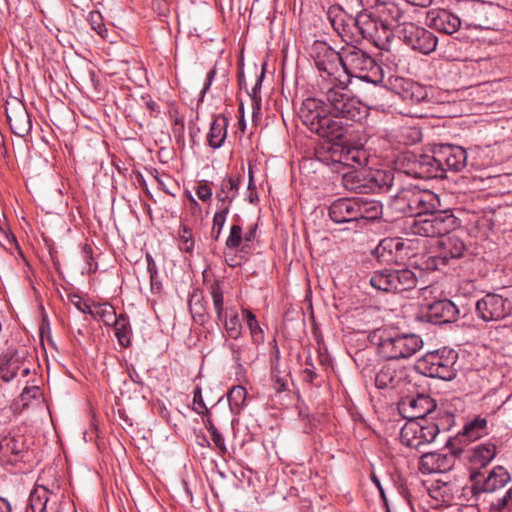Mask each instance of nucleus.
Segmentation results:
<instances>
[{
  "instance_id": "f257e3e1",
  "label": "nucleus",
  "mask_w": 512,
  "mask_h": 512,
  "mask_svg": "<svg viewBox=\"0 0 512 512\" xmlns=\"http://www.w3.org/2000/svg\"><path fill=\"white\" fill-rule=\"evenodd\" d=\"M320 97L306 98L299 109V118L310 132L328 140H343L354 123L367 116V110L347 89V83H323Z\"/></svg>"
},
{
  "instance_id": "f03ea898",
  "label": "nucleus",
  "mask_w": 512,
  "mask_h": 512,
  "mask_svg": "<svg viewBox=\"0 0 512 512\" xmlns=\"http://www.w3.org/2000/svg\"><path fill=\"white\" fill-rule=\"evenodd\" d=\"M403 173L419 179L445 178L447 172H460L467 164V152L458 145L435 144L431 154L404 153L398 160Z\"/></svg>"
},
{
  "instance_id": "7ed1b4c3",
  "label": "nucleus",
  "mask_w": 512,
  "mask_h": 512,
  "mask_svg": "<svg viewBox=\"0 0 512 512\" xmlns=\"http://www.w3.org/2000/svg\"><path fill=\"white\" fill-rule=\"evenodd\" d=\"M372 341L378 354L387 360L408 359L423 347V339L415 333H400L387 329L374 331Z\"/></svg>"
},
{
  "instance_id": "20e7f679",
  "label": "nucleus",
  "mask_w": 512,
  "mask_h": 512,
  "mask_svg": "<svg viewBox=\"0 0 512 512\" xmlns=\"http://www.w3.org/2000/svg\"><path fill=\"white\" fill-rule=\"evenodd\" d=\"M457 361L458 353L454 349L443 347L424 354L416 361L414 369L427 377L451 381L457 376Z\"/></svg>"
},
{
  "instance_id": "39448f33",
  "label": "nucleus",
  "mask_w": 512,
  "mask_h": 512,
  "mask_svg": "<svg viewBox=\"0 0 512 512\" xmlns=\"http://www.w3.org/2000/svg\"><path fill=\"white\" fill-rule=\"evenodd\" d=\"M395 180V173L387 170H360L344 174V187L354 193L370 194L388 191Z\"/></svg>"
},
{
  "instance_id": "423d86ee",
  "label": "nucleus",
  "mask_w": 512,
  "mask_h": 512,
  "mask_svg": "<svg viewBox=\"0 0 512 512\" xmlns=\"http://www.w3.org/2000/svg\"><path fill=\"white\" fill-rule=\"evenodd\" d=\"M310 56L319 72L317 80L318 90L323 83L338 84L340 79V66L343 68V51L337 52L327 43L315 41L310 49Z\"/></svg>"
},
{
  "instance_id": "0eeeda50",
  "label": "nucleus",
  "mask_w": 512,
  "mask_h": 512,
  "mask_svg": "<svg viewBox=\"0 0 512 512\" xmlns=\"http://www.w3.org/2000/svg\"><path fill=\"white\" fill-rule=\"evenodd\" d=\"M343 71L348 77L377 84L381 81V67L366 52L355 46L343 49Z\"/></svg>"
},
{
  "instance_id": "6e6552de",
  "label": "nucleus",
  "mask_w": 512,
  "mask_h": 512,
  "mask_svg": "<svg viewBox=\"0 0 512 512\" xmlns=\"http://www.w3.org/2000/svg\"><path fill=\"white\" fill-rule=\"evenodd\" d=\"M406 224L414 235L441 237L454 230L459 222L450 210H440L409 219Z\"/></svg>"
},
{
  "instance_id": "1a4fd4ad",
  "label": "nucleus",
  "mask_w": 512,
  "mask_h": 512,
  "mask_svg": "<svg viewBox=\"0 0 512 512\" xmlns=\"http://www.w3.org/2000/svg\"><path fill=\"white\" fill-rule=\"evenodd\" d=\"M417 283V273L408 267L377 270L370 278V284L375 289L393 293L412 290Z\"/></svg>"
},
{
  "instance_id": "9d476101",
  "label": "nucleus",
  "mask_w": 512,
  "mask_h": 512,
  "mask_svg": "<svg viewBox=\"0 0 512 512\" xmlns=\"http://www.w3.org/2000/svg\"><path fill=\"white\" fill-rule=\"evenodd\" d=\"M511 480V473L503 465H496L486 471L472 470L470 475L474 496L483 493H495L506 487Z\"/></svg>"
},
{
  "instance_id": "9b49d317",
  "label": "nucleus",
  "mask_w": 512,
  "mask_h": 512,
  "mask_svg": "<svg viewBox=\"0 0 512 512\" xmlns=\"http://www.w3.org/2000/svg\"><path fill=\"white\" fill-rule=\"evenodd\" d=\"M441 427L430 419L408 421L400 432L401 443L410 448L420 449L435 440Z\"/></svg>"
},
{
  "instance_id": "f8f14e48",
  "label": "nucleus",
  "mask_w": 512,
  "mask_h": 512,
  "mask_svg": "<svg viewBox=\"0 0 512 512\" xmlns=\"http://www.w3.org/2000/svg\"><path fill=\"white\" fill-rule=\"evenodd\" d=\"M397 33L399 38L416 52L429 55L436 50L438 38L424 27L412 22L404 23Z\"/></svg>"
},
{
  "instance_id": "ddd939ff",
  "label": "nucleus",
  "mask_w": 512,
  "mask_h": 512,
  "mask_svg": "<svg viewBox=\"0 0 512 512\" xmlns=\"http://www.w3.org/2000/svg\"><path fill=\"white\" fill-rule=\"evenodd\" d=\"M479 318L483 321H499L510 314L508 300L501 295L488 293L479 299L475 305Z\"/></svg>"
},
{
  "instance_id": "4468645a",
  "label": "nucleus",
  "mask_w": 512,
  "mask_h": 512,
  "mask_svg": "<svg viewBox=\"0 0 512 512\" xmlns=\"http://www.w3.org/2000/svg\"><path fill=\"white\" fill-rule=\"evenodd\" d=\"M399 409L408 421H420L429 419L428 417L435 412V400L426 394H418L414 397H406L401 400Z\"/></svg>"
},
{
  "instance_id": "2eb2a0df",
  "label": "nucleus",
  "mask_w": 512,
  "mask_h": 512,
  "mask_svg": "<svg viewBox=\"0 0 512 512\" xmlns=\"http://www.w3.org/2000/svg\"><path fill=\"white\" fill-rule=\"evenodd\" d=\"M389 89L409 104H420L428 99L427 88L412 79L403 77H390Z\"/></svg>"
},
{
  "instance_id": "dca6fc26",
  "label": "nucleus",
  "mask_w": 512,
  "mask_h": 512,
  "mask_svg": "<svg viewBox=\"0 0 512 512\" xmlns=\"http://www.w3.org/2000/svg\"><path fill=\"white\" fill-rule=\"evenodd\" d=\"M407 201L410 203L411 219L440 211L441 202L439 196L431 190L411 188V194Z\"/></svg>"
},
{
  "instance_id": "f3484780",
  "label": "nucleus",
  "mask_w": 512,
  "mask_h": 512,
  "mask_svg": "<svg viewBox=\"0 0 512 512\" xmlns=\"http://www.w3.org/2000/svg\"><path fill=\"white\" fill-rule=\"evenodd\" d=\"M461 310L448 299L434 301L427 305L423 312V319L435 325L455 322L458 320Z\"/></svg>"
},
{
  "instance_id": "a211bd4d",
  "label": "nucleus",
  "mask_w": 512,
  "mask_h": 512,
  "mask_svg": "<svg viewBox=\"0 0 512 512\" xmlns=\"http://www.w3.org/2000/svg\"><path fill=\"white\" fill-rule=\"evenodd\" d=\"M5 112L11 131L15 135L25 137L31 132L32 120L22 101L14 99L12 102H7Z\"/></svg>"
},
{
  "instance_id": "6ab92c4d",
  "label": "nucleus",
  "mask_w": 512,
  "mask_h": 512,
  "mask_svg": "<svg viewBox=\"0 0 512 512\" xmlns=\"http://www.w3.org/2000/svg\"><path fill=\"white\" fill-rule=\"evenodd\" d=\"M409 373L406 367L395 364L386 363L375 376V385L379 389H397L409 381Z\"/></svg>"
},
{
  "instance_id": "aec40b11",
  "label": "nucleus",
  "mask_w": 512,
  "mask_h": 512,
  "mask_svg": "<svg viewBox=\"0 0 512 512\" xmlns=\"http://www.w3.org/2000/svg\"><path fill=\"white\" fill-rule=\"evenodd\" d=\"M497 444L494 439L480 443L466 453V460L469 464V476L472 470L483 471L497 456Z\"/></svg>"
},
{
  "instance_id": "412c9836",
  "label": "nucleus",
  "mask_w": 512,
  "mask_h": 512,
  "mask_svg": "<svg viewBox=\"0 0 512 512\" xmlns=\"http://www.w3.org/2000/svg\"><path fill=\"white\" fill-rule=\"evenodd\" d=\"M426 24L446 35H452L461 27L462 20L447 9H433L427 13Z\"/></svg>"
},
{
  "instance_id": "4be33fe9",
  "label": "nucleus",
  "mask_w": 512,
  "mask_h": 512,
  "mask_svg": "<svg viewBox=\"0 0 512 512\" xmlns=\"http://www.w3.org/2000/svg\"><path fill=\"white\" fill-rule=\"evenodd\" d=\"M493 9L491 3H487L480 0H468L463 4V10L465 12L464 21L469 27L477 29H489L490 20L488 15Z\"/></svg>"
},
{
  "instance_id": "5701e85b",
  "label": "nucleus",
  "mask_w": 512,
  "mask_h": 512,
  "mask_svg": "<svg viewBox=\"0 0 512 512\" xmlns=\"http://www.w3.org/2000/svg\"><path fill=\"white\" fill-rule=\"evenodd\" d=\"M455 461L456 456L451 453H424L419 461V469L424 474L444 473L455 465Z\"/></svg>"
},
{
  "instance_id": "b1692460",
  "label": "nucleus",
  "mask_w": 512,
  "mask_h": 512,
  "mask_svg": "<svg viewBox=\"0 0 512 512\" xmlns=\"http://www.w3.org/2000/svg\"><path fill=\"white\" fill-rule=\"evenodd\" d=\"M329 217L338 224H354V229H356L358 219L355 198H339L333 201L329 206Z\"/></svg>"
},
{
  "instance_id": "393cba45",
  "label": "nucleus",
  "mask_w": 512,
  "mask_h": 512,
  "mask_svg": "<svg viewBox=\"0 0 512 512\" xmlns=\"http://www.w3.org/2000/svg\"><path fill=\"white\" fill-rule=\"evenodd\" d=\"M23 365L24 351L8 348L0 354V379L5 383L11 382Z\"/></svg>"
},
{
  "instance_id": "a878e982",
  "label": "nucleus",
  "mask_w": 512,
  "mask_h": 512,
  "mask_svg": "<svg viewBox=\"0 0 512 512\" xmlns=\"http://www.w3.org/2000/svg\"><path fill=\"white\" fill-rule=\"evenodd\" d=\"M344 140H329L328 143L317 147L314 153L316 160L335 168L343 165V154L345 153Z\"/></svg>"
},
{
  "instance_id": "bb28decb",
  "label": "nucleus",
  "mask_w": 512,
  "mask_h": 512,
  "mask_svg": "<svg viewBox=\"0 0 512 512\" xmlns=\"http://www.w3.org/2000/svg\"><path fill=\"white\" fill-rule=\"evenodd\" d=\"M353 27L364 39L376 42L383 37L388 38L387 34H383L380 26V19H377L366 12H360L354 17Z\"/></svg>"
},
{
  "instance_id": "cd10ccee",
  "label": "nucleus",
  "mask_w": 512,
  "mask_h": 512,
  "mask_svg": "<svg viewBox=\"0 0 512 512\" xmlns=\"http://www.w3.org/2000/svg\"><path fill=\"white\" fill-rule=\"evenodd\" d=\"M378 8L381 14L380 26L383 34H387L396 28L399 30L406 23L402 20L404 18L403 12L395 3L382 1Z\"/></svg>"
},
{
  "instance_id": "c85d7f7f",
  "label": "nucleus",
  "mask_w": 512,
  "mask_h": 512,
  "mask_svg": "<svg viewBox=\"0 0 512 512\" xmlns=\"http://www.w3.org/2000/svg\"><path fill=\"white\" fill-rule=\"evenodd\" d=\"M438 246L442 260H444L446 264H450L452 260L461 258L466 251V245L463 239L456 234L449 233L441 236Z\"/></svg>"
},
{
  "instance_id": "c756f323",
  "label": "nucleus",
  "mask_w": 512,
  "mask_h": 512,
  "mask_svg": "<svg viewBox=\"0 0 512 512\" xmlns=\"http://www.w3.org/2000/svg\"><path fill=\"white\" fill-rule=\"evenodd\" d=\"M358 223L373 222L381 218L383 206L380 201L369 197H354Z\"/></svg>"
},
{
  "instance_id": "7c9ffc66",
  "label": "nucleus",
  "mask_w": 512,
  "mask_h": 512,
  "mask_svg": "<svg viewBox=\"0 0 512 512\" xmlns=\"http://www.w3.org/2000/svg\"><path fill=\"white\" fill-rule=\"evenodd\" d=\"M327 18L334 31L340 37L344 38L348 35L350 23L353 24L354 17L348 15L340 5H331L327 10Z\"/></svg>"
},
{
  "instance_id": "2f4dec72",
  "label": "nucleus",
  "mask_w": 512,
  "mask_h": 512,
  "mask_svg": "<svg viewBox=\"0 0 512 512\" xmlns=\"http://www.w3.org/2000/svg\"><path fill=\"white\" fill-rule=\"evenodd\" d=\"M396 244L395 238H384L378 243L372 253L381 264H399L402 260L400 259Z\"/></svg>"
},
{
  "instance_id": "473e14b6",
  "label": "nucleus",
  "mask_w": 512,
  "mask_h": 512,
  "mask_svg": "<svg viewBox=\"0 0 512 512\" xmlns=\"http://www.w3.org/2000/svg\"><path fill=\"white\" fill-rule=\"evenodd\" d=\"M228 125L229 120L225 115L219 114L213 116V120L207 134V142L211 148L219 149L223 146L227 137Z\"/></svg>"
},
{
  "instance_id": "72a5a7b5",
  "label": "nucleus",
  "mask_w": 512,
  "mask_h": 512,
  "mask_svg": "<svg viewBox=\"0 0 512 512\" xmlns=\"http://www.w3.org/2000/svg\"><path fill=\"white\" fill-rule=\"evenodd\" d=\"M487 434V419L478 416L464 425L462 431L457 434V439L459 442L468 443L475 441Z\"/></svg>"
},
{
  "instance_id": "f704fd0d",
  "label": "nucleus",
  "mask_w": 512,
  "mask_h": 512,
  "mask_svg": "<svg viewBox=\"0 0 512 512\" xmlns=\"http://www.w3.org/2000/svg\"><path fill=\"white\" fill-rule=\"evenodd\" d=\"M112 326L119 345L123 348L130 347L133 332L129 317L125 313L119 314Z\"/></svg>"
},
{
  "instance_id": "c9c22d12",
  "label": "nucleus",
  "mask_w": 512,
  "mask_h": 512,
  "mask_svg": "<svg viewBox=\"0 0 512 512\" xmlns=\"http://www.w3.org/2000/svg\"><path fill=\"white\" fill-rule=\"evenodd\" d=\"M51 492L45 486H36L29 495V505L25 512H46Z\"/></svg>"
},
{
  "instance_id": "e433bc0d",
  "label": "nucleus",
  "mask_w": 512,
  "mask_h": 512,
  "mask_svg": "<svg viewBox=\"0 0 512 512\" xmlns=\"http://www.w3.org/2000/svg\"><path fill=\"white\" fill-rule=\"evenodd\" d=\"M343 165H356V166H366L368 164L369 155L365 149L357 146H348L345 145V153Z\"/></svg>"
},
{
  "instance_id": "4c0bfd02",
  "label": "nucleus",
  "mask_w": 512,
  "mask_h": 512,
  "mask_svg": "<svg viewBox=\"0 0 512 512\" xmlns=\"http://www.w3.org/2000/svg\"><path fill=\"white\" fill-rule=\"evenodd\" d=\"M239 178L227 177L221 182L220 192L216 194L219 202L231 203L238 194Z\"/></svg>"
},
{
  "instance_id": "58836bf2",
  "label": "nucleus",
  "mask_w": 512,
  "mask_h": 512,
  "mask_svg": "<svg viewBox=\"0 0 512 512\" xmlns=\"http://www.w3.org/2000/svg\"><path fill=\"white\" fill-rule=\"evenodd\" d=\"M92 308H100V312H94V310L92 309V314H90V315L95 320H100L107 326H112V324L118 318L115 308L108 302H104V303L93 302Z\"/></svg>"
},
{
  "instance_id": "ea45409f",
  "label": "nucleus",
  "mask_w": 512,
  "mask_h": 512,
  "mask_svg": "<svg viewBox=\"0 0 512 512\" xmlns=\"http://www.w3.org/2000/svg\"><path fill=\"white\" fill-rule=\"evenodd\" d=\"M243 315L250 331L252 343L255 345L262 344L264 342V331L260 327L256 316L248 309L243 310Z\"/></svg>"
},
{
  "instance_id": "a19ab883",
  "label": "nucleus",
  "mask_w": 512,
  "mask_h": 512,
  "mask_svg": "<svg viewBox=\"0 0 512 512\" xmlns=\"http://www.w3.org/2000/svg\"><path fill=\"white\" fill-rule=\"evenodd\" d=\"M246 389L243 386H234L227 394L230 410L233 414H240L246 400Z\"/></svg>"
},
{
  "instance_id": "79ce46f5",
  "label": "nucleus",
  "mask_w": 512,
  "mask_h": 512,
  "mask_svg": "<svg viewBox=\"0 0 512 512\" xmlns=\"http://www.w3.org/2000/svg\"><path fill=\"white\" fill-rule=\"evenodd\" d=\"M410 194L411 188L401 189L391 201V207L393 210L403 215L409 216V218L411 219L410 203L407 201Z\"/></svg>"
},
{
  "instance_id": "37998d69",
  "label": "nucleus",
  "mask_w": 512,
  "mask_h": 512,
  "mask_svg": "<svg viewBox=\"0 0 512 512\" xmlns=\"http://www.w3.org/2000/svg\"><path fill=\"white\" fill-rule=\"evenodd\" d=\"M395 242H397V251L400 254V259L402 260V262L416 255V249L419 240L395 238Z\"/></svg>"
},
{
  "instance_id": "c03bdc74",
  "label": "nucleus",
  "mask_w": 512,
  "mask_h": 512,
  "mask_svg": "<svg viewBox=\"0 0 512 512\" xmlns=\"http://www.w3.org/2000/svg\"><path fill=\"white\" fill-rule=\"evenodd\" d=\"M223 328L231 339L237 340L242 335V323L239 314L235 310L225 320Z\"/></svg>"
},
{
  "instance_id": "a18cd8bd",
  "label": "nucleus",
  "mask_w": 512,
  "mask_h": 512,
  "mask_svg": "<svg viewBox=\"0 0 512 512\" xmlns=\"http://www.w3.org/2000/svg\"><path fill=\"white\" fill-rule=\"evenodd\" d=\"M229 213V206H220L219 210L214 214L213 226H212V237L218 240L222 229L225 225L226 217Z\"/></svg>"
},
{
  "instance_id": "49530a36",
  "label": "nucleus",
  "mask_w": 512,
  "mask_h": 512,
  "mask_svg": "<svg viewBox=\"0 0 512 512\" xmlns=\"http://www.w3.org/2000/svg\"><path fill=\"white\" fill-rule=\"evenodd\" d=\"M264 77H265V65L262 67L260 74H258L256 76V82H255L251 92L248 93V95L250 96L251 101H252V107H253L254 112L256 110L257 111L260 110L261 101H262L260 91H261Z\"/></svg>"
},
{
  "instance_id": "de8ad7c7",
  "label": "nucleus",
  "mask_w": 512,
  "mask_h": 512,
  "mask_svg": "<svg viewBox=\"0 0 512 512\" xmlns=\"http://www.w3.org/2000/svg\"><path fill=\"white\" fill-rule=\"evenodd\" d=\"M179 238L180 249L187 253H192L194 250V239L192 236V230L187 226H182L179 231Z\"/></svg>"
},
{
  "instance_id": "09e8293b",
  "label": "nucleus",
  "mask_w": 512,
  "mask_h": 512,
  "mask_svg": "<svg viewBox=\"0 0 512 512\" xmlns=\"http://www.w3.org/2000/svg\"><path fill=\"white\" fill-rule=\"evenodd\" d=\"M209 293L212 298L214 310L224 309L223 289L219 281H214L209 286Z\"/></svg>"
},
{
  "instance_id": "8fccbe9b",
  "label": "nucleus",
  "mask_w": 512,
  "mask_h": 512,
  "mask_svg": "<svg viewBox=\"0 0 512 512\" xmlns=\"http://www.w3.org/2000/svg\"><path fill=\"white\" fill-rule=\"evenodd\" d=\"M242 227L234 224L230 228L229 236L226 240V246L229 249H237L242 242Z\"/></svg>"
},
{
  "instance_id": "3c124183",
  "label": "nucleus",
  "mask_w": 512,
  "mask_h": 512,
  "mask_svg": "<svg viewBox=\"0 0 512 512\" xmlns=\"http://www.w3.org/2000/svg\"><path fill=\"white\" fill-rule=\"evenodd\" d=\"M512 505V485L504 493L502 497L497 498L491 503V510L494 512H502L504 509Z\"/></svg>"
},
{
  "instance_id": "603ef678",
  "label": "nucleus",
  "mask_w": 512,
  "mask_h": 512,
  "mask_svg": "<svg viewBox=\"0 0 512 512\" xmlns=\"http://www.w3.org/2000/svg\"><path fill=\"white\" fill-rule=\"evenodd\" d=\"M193 410L199 415H208L209 409L207 408L200 387H196L193 391Z\"/></svg>"
},
{
  "instance_id": "864d4df0",
  "label": "nucleus",
  "mask_w": 512,
  "mask_h": 512,
  "mask_svg": "<svg viewBox=\"0 0 512 512\" xmlns=\"http://www.w3.org/2000/svg\"><path fill=\"white\" fill-rule=\"evenodd\" d=\"M22 445L23 444L14 437H6L0 441V449L14 455L21 452Z\"/></svg>"
},
{
  "instance_id": "5fc2aeb1",
  "label": "nucleus",
  "mask_w": 512,
  "mask_h": 512,
  "mask_svg": "<svg viewBox=\"0 0 512 512\" xmlns=\"http://www.w3.org/2000/svg\"><path fill=\"white\" fill-rule=\"evenodd\" d=\"M446 262L442 260L440 253L435 256H428L422 263L421 270L435 271L441 269L442 266H446Z\"/></svg>"
},
{
  "instance_id": "6e6d98bb",
  "label": "nucleus",
  "mask_w": 512,
  "mask_h": 512,
  "mask_svg": "<svg viewBox=\"0 0 512 512\" xmlns=\"http://www.w3.org/2000/svg\"><path fill=\"white\" fill-rule=\"evenodd\" d=\"M69 300L82 313L89 315L92 314L93 303L89 304L87 302H84L82 298L77 294L70 295Z\"/></svg>"
},
{
  "instance_id": "4d7b16f0",
  "label": "nucleus",
  "mask_w": 512,
  "mask_h": 512,
  "mask_svg": "<svg viewBox=\"0 0 512 512\" xmlns=\"http://www.w3.org/2000/svg\"><path fill=\"white\" fill-rule=\"evenodd\" d=\"M215 75H216V68L215 67L211 68L207 72L206 79H205V82L203 84V88H202V90L200 92V96H199V99H198V103H197L198 106H199V104L201 102L204 101L205 95L208 92V90L210 89V87L212 85V82L214 81Z\"/></svg>"
},
{
  "instance_id": "13d9d810",
  "label": "nucleus",
  "mask_w": 512,
  "mask_h": 512,
  "mask_svg": "<svg viewBox=\"0 0 512 512\" xmlns=\"http://www.w3.org/2000/svg\"><path fill=\"white\" fill-rule=\"evenodd\" d=\"M228 347L231 351L232 359L233 361L238 365L241 366V362L245 361L243 359V354L246 350V348L243 345H238L236 343H229Z\"/></svg>"
},
{
  "instance_id": "bf43d9fd",
  "label": "nucleus",
  "mask_w": 512,
  "mask_h": 512,
  "mask_svg": "<svg viewBox=\"0 0 512 512\" xmlns=\"http://www.w3.org/2000/svg\"><path fill=\"white\" fill-rule=\"evenodd\" d=\"M210 435L214 445L219 449L220 453H227V447L222 433H220L217 428H213V431L210 433Z\"/></svg>"
},
{
  "instance_id": "052dcab7",
  "label": "nucleus",
  "mask_w": 512,
  "mask_h": 512,
  "mask_svg": "<svg viewBox=\"0 0 512 512\" xmlns=\"http://www.w3.org/2000/svg\"><path fill=\"white\" fill-rule=\"evenodd\" d=\"M401 134L403 137H407L408 138V141L406 142V144L408 143H416L418 141H420L421 139V132L420 130L416 129V128H403L401 130Z\"/></svg>"
},
{
  "instance_id": "680f3d73",
  "label": "nucleus",
  "mask_w": 512,
  "mask_h": 512,
  "mask_svg": "<svg viewBox=\"0 0 512 512\" xmlns=\"http://www.w3.org/2000/svg\"><path fill=\"white\" fill-rule=\"evenodd\" d=\"M141 99L144 101L146 109L150 111L151 116L156 117L160 113L159 105L151 98L150 95H143Z\"/></svg>"
},
{
  "instance_id": "e2e57ef3",
  "label": "nucleus",
  "mask_w": 512,
  "mask_h": 512,
  "mask_svg": "<svg viewBox=\"0 0 512 512\" xmlns=\"http://www.w3.org/2000/svg\"><path fill=\"white\" fill-rule=\"evenodd\" d=\"M455 422V417L452 413L444 412V414L435 422L437 425H441V430H449Z\"/></svg>"
},
{
  "instance_id": "0e129e2a",
  "label": "nucleus",
  "mask_w": 512,
  "mask_h": 512,
  "mask_svg": "<svg viewBox=\"0 0 512 512\" xmlns=\"http://www.w3.org/2000/svg\"><path fill=\"white\" fill-rule=\"evenodd\" d=\"M40 395L38 386L25 387L21 393V400L28 402L30 399H36Z\"/></svg>"
},
{
  "instance_id": "69168bd1",
  "label": "nucleus",
  "mask_w": 512,
  "mask_h": 512,
  "mask_svg": "<svg viewBox=\"0 0 512 512\" xmlns=\"http://www.w3.org/2000/svg\"><path fill=\"white\" fill-rule=\"evenodd\" d=\"M196 195L204 202L208 201L212 197V189L208 185H199L196 189Z\"/></svg>"
},
{
  "instance_id": "338daca9",
  "label": "nucleus",
  "mask_w": 512,
  "mask_h": 512,
  "mask_svg": "<svg viewBox=\"0 0 512 512\" xmlns=\"http://www.w3.org/2000/svg\"><path fill=\"white\" fill-rule=\"evenodd\" d=\"M148 273H149V277H150L152 292H156V293L160 292L162 289V283L159 278L158 270H155V273H153L152 271H149Z\"/></svg>"
},
{
  "instance_id": "774afa93",
  "label": "nucleus",
  "mask_w": 512,
  "mask_h": 512,
  "mask_svg": "<svg viewBox=\"0 0 512 512\" xmlns=\"http://www.w3.org/2000/svg\"><path fill=\"white\" fill-rule=\"evenodd\" d=\"M127 372H128L130 380L133 383H135V384H137L139 386H143L144 385L143 379L140 376V374L138 373V371L136 370L134 365H132V364L128 365L127 366Z\"/></svg>"
}]
</instances>
